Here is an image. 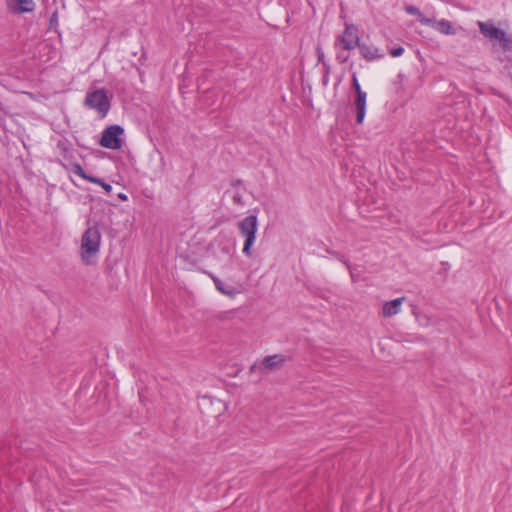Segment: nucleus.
Here are the masks:
<instances>
[{
	"label": "nucleus",
	"mask_w": 512,
	"mask_h": 512,
	"mask_svg": "<svg viewBox=\"0 0 512 512\" xmlns=\"http://www.w3.org/2000/svg\"><path fill=\"white\" fill-rule=\"evenodd\" d=\"M101 243V234L96 226L85 230L81 238V260L89 266L93 265V258L99 253Z\"/></svg>",
	"instance_id": "obj_1"
},
{
	"label": "nucleus",
	"mask_w": 512,
	"mask_h": 512,
	"mask_svg": "<svg viewBox=\"0 0 512 512\" xmlns=\"http://www.w3.org/2000/svg\"><path fill=\"white\" fill-rule=\"evenodd\" d=\"M477 25L485 38L490 41H498L504 51L512 50V38L504 30L496 27L492 20L478 21Z\"/></svg>",
	"instance_id": "obj_2"
},
{
	"label": "nucleus",
	"mask_w": 512,
	"mask_h": 512,
	"mask_svg": "<svg viewBox=\"0 0 512 512\" xmlns=\"http://www.w3.org/2000/svg\"><path fill=\"white\" fill-rule=\"evenodd\" d=\"M258 221L256 215H249L238 223L240 234L245 238L242 252L246 256H251V247L256 239Z\"/></svg>",
	"instance_id": "obj_3"
},
{
	"label": "nucleus",
	"mask_w": 512,
	"mask_h": 512,
	"mask_svg": "<svg viewBox=\"0 0 512 512\" xmlns=\"http://www.w3.org/2000/svg\"><path fill=\"white\" fill-rule=\"evenodd\" d=\"M84 105L90 109L96 110L103 118L110 109V101L104 89H97L86 94Z\"/></svg>",
	"instance_id": "obj_4"
},
{
	"label": "nucleus",
	"mask_w": 512,
	"mask_h": 512,
	"mask_svg": "<svg viewBox=\"0 0 512 512\" xmlns=\"http://www.w3.org/2000/svg\"><path fill=\"white\" fill-rule=\"evenodd\" d=\"M360 43V36L358 27L354 24H345L344 31L337 36L334 42V47H340L343 50L351 51L358 47Z\"/></svg>",
	"instance_id": "obj_5"
},
{
	"label": "nucleus",
	"mask_w": 512,
	"mask_h": 512,
	"mask_svg": "<svg viewBox=\"0 0 512 512\" xmlns=\"http://www.w3.org/2000/svg\"><path fill=\"white\" fill-rule=\"evenodd\" d=\"M123 133V127H121L120 125H111L103 130L99 144L102 147L109 149H120L123 144L120 135H122Z\"/></svg>",
	"instance_id": "obj_6"
},
{
	"label": "nucleus",
	"mask_w": 512,
	"mask_h": 512,
	"mask_svg": "<svg viewBox=\"0 0 512 512\" xmlns=\"http://www.w3.org/2000/svg\"><path fill=\"white\" fill-rule=\"evenodd\" d=\"M9 11L17 14L32 12L35 7L33 0H8Z\"/></svg>",
	"instance_id": "obj_7"
},
{
	"label": "nucleus",
	"mask_w": 512,
	"mask_h": 512,
	"mask_svg": "<svg viewBox=\"0 0 512 512\" xmlns=\"http://www.w3.org/2000/svg\"><path fill=\"white\" fill-rule=\"evenodd\" d=\"M367 93L356 94L354 106L356 109V122L362 124L366 114Z\"/></svg>",
	"instance_id": "obj_8"
},
{
	"label": "nucleus",
	"mask_w": 512,
	"mask_h": 512,
	"mask_svg": "<svg viewBox=\"0 0 512 512\" xmlns=\"http://www.w3.org/2000/svg\"><path fill=\"white\" fill-rule=\"evenodd\" d=\"M357 48L366 61H374L383 57V54L380 53L379 49L372 45L360 42Z\"/></svg>",
	"instance_id": "obj_9"
},
{
	"label": "nucleus",
	"mask_w": 512,
	"mask_h": 512,
	"mask_svg": "<svg viewBox=\"0 0 512 512\" xmlns=\"http://www.w3.org/2000/svg\"><path fill=\"white\" fill-rule=\"evenodd\" d=\"M405 297L396 298L391 301H387L384 303L382 307V315L383 317H392L399 313L400 307L404 302Z\"/></svg>",
	"instance_id": "obj_10"
},
{
	"label": "nucleus",
	"mask_w": 512,
	"mask_h": 512,
	"mask_svg": "<svg viewBox=\"0 0 512 512\" xmlns=\"http://www.w3.org/2000/svg\"><path fill=\"white\" fill-rule=\"evenodd\" d=\"M285 361L286 358L283 355L274 354L266 356L262 361V365L268 370H275L281 368Z\"/></svg>",
	"instance_id": "obj_11"
},
{
	"label": "nucleus",
	"mask_w": 512,
	"mask_h": 512,
	"mask_svg": "<svg viewBox=\"0 0 512 512\" xmlns=\"http://www.w3.org/2000/svg\"><path fill=\"white\" fill-rule=\"evenodd\" d=\"M211 279L213 280L214 284H215V287L216 289L226 295V296H229V297H234L237 293L236 289L232 286H227L225 285L222 280H220L218 277L214 276V275H210Z\"/></svg>",
	"instance_id": "obj_12"
},
{
	"label": "nucleus",
	"mask_w": 512,
	"mask_h": 512,
	"mask_svg": "<svg viewBox=\"0 0 512 512\" xmlns=\"http://www.w3.org/2000/svg\"><path fill=\"white\" fill-rule=\"evenodd\" d=\"M437 29L439 32L446 34V35H453L455 34V30L451 24L450 21L442 19L439 21L433 20V23L430 25Z\"/></svg>",
	"instance_id": "obj_13"
},
{
	"label": "nucleus",
	"mask_w": 512,
	"mask_h": 512,
	"mask_svg": "<svg viewBox=\"0 0 512 512\" xmlns=\"http://www.w3.org/2000/svg\"><path fill=\"white\" fill-rule=\"evenodd\" d=\"M405 11L410 14V15H414V16H417L418 17V20L419 22H421L422 24L426 25V26H429L433 23V19H430V18H426L422 13L421 11L419 10L418 7L416 6H413V5H408L405 7Z\"/></svg>",
	"instance_id": "obj_14"
},
{
	"label": "nucleus",
	"mask_w": 512,
	"mask_h": 512,
	"mask_svg": "<svg viewBox=\"0 0 512 512\" xmlns=\"http://www.w3.org/2000/svg\"><path fill=\"white\" fill-rule=\"evenodd\" d=\"M332 254L335 255L342 263H344L347 266V268L350 270L352 281L356 282V279H355L353 271L351 270L349 261L343 255H341L339 253L333 252Z\"/></svg>",
	"instance_id": "obj_15"
},
{
	"label": "nucleus",
	"mask_w": 512,
	"mask_h": 512,
	"mask_svg": "<svg viewBox=\"0 0 512 512\" xmlns=\"http://www.w3.org/2000/svg\"><path fill=\"white\" fill-rule=\"evenodd\" d=\"M73 172L77 174L79 177L85 180L87 177V173L83 170L82 166L79 163L73 164Z\"/></svg>",
	"instance_id": "obj_16"
},
{
	"label": "nucleus",
	"mask_w": 512,
	"mask_h": 512,
	"mask_svg": "<svg viewBox=\"0 0 512 512\" xmlns=\"http://www.w3.org/2000/svg\"><path fill=\"white\" fill-rule=\"evenodd\" d=\"M57 148L60 150L61 155L64 158H68V153H69L70 150H69L66 142L59 141L58 144H57Z\"/></svg>",
	"instance_id": "obj_17"
},
{
	"label": "nucleus",
	"mask_w": 512,
	"mask_h": 512,
	"mask_svg": "<svg viewBox=\"0 0 512 512\" xmlns=\"http://www.w3.org/2000/svg\"><path fill=\"white\" fill-rule=\"evenodd\" d=\"M352 87L355 90L356 94L365 93V91L361 89L356 73H353L352 75Z\"/></svg>",
	"instance_id": "obj_18"
},
{
	"label": "nucleus",
	"mask_w": 512,
	"mask_h": 512,
	"mask_svg": "<svg viewBox=\"0 0 512 512\" xmlns=\"http://www.w3.org/2000/svg\"><path fill=\"white\" fill-rule=\"evenodd\" d=\"M58 25V12L54 11L49 19V28L54 29Z\"/></svg>",
	"instance_id": "obj_19"
},
{
	"label": "nucleus",
	"mask_w": 512,
	"mask_h": 512,
	"mask_svg": "<svg viewBox=\"0 0 512 512\" xmlns=\"http://www.w3.org/2000/svg\"><path fill=\"white\" fill-rule=\"evenodd\" d=\"M318 61L321 62L325 67H328L326 61H325V55L321 47H317L316 49Z\"/></svg>",
	"instance_id": "obj_20"
},
{
	"label": "nucleus",
	"mask_w": 512,
	"mask_h": 512,
	"mask_svg": "<svg viewBox=\"0 0 512 512\" xmlns=\"http://www.w3.org/2000/svg\"><path fill=\"white\" fill-rule=\"evenodd\" d=\"M404 52V48L403 47H397V48H393L390 50V55L392 57H398V56H401Z\"/></svg>",
	"instance_id": "obj_21"
},
{
	"label": "nucleus",
	"mask_w": 512,
	"mask_h": 512,
	"mask_svg": "<svg viewBox=\"0 0 512 512\" xmlns=\"http://www.w3.org/2000/svg\"><path fill=\"white\" fill-rule=\"evenodd\" d=\"M232 199H233V202H234L235 204H237V205H241V206H242V205H244L243 197H242V195H241L240 193L236 192V193L233 195Z\"/></svg>",
	"instance_id": "obj_22"
},
{
	"label": "nucleus",
	"mask_w": 512,
	"mask_h": 512,
	"mask_svg": "<svg viewBox=\"0 0 512 512\" xmlns=\"http://www.w3.org/2000/svg\"><path fill=\"white\" fill-rule=\"evenodd\" d=\"M336 60L339 63H346L349 60V55L339 52L336 54Z\"/></svg>",
	"instance_id": "obj_23"
},
{
	"label": "nucleus",
	"mask_w": 512,
	"mask_h": 512,
	"mask_svg": "<svg viewBox=\"0 0 512 512\" xmlns=\"http://www.w3.org/2000/svg\"><path fill=\"white\" fill-rule=\"evenodd\" d=\"M86 181H89L91 183H95V184H98V185H101L102 183V179L101 178H98V177H95V176H91V175H87V177L85 178Z\"/></svg>",
	"instance_id": "obj_24"
},
{
	"label": "nucleus",
	"mask_w": 512,
	"mask_h": 512,
	"mask_svg": "<svg viewBox=\"0 0 512 512\" xmlns=\"http://www.w3.org/2000/svg\"><path fill=\"white\" fill-rule=\"evenodd\" d=\"M101 186L103 187V189H104L107 193H110V192H111V190H112V186H111L109 183H106V182H104V181H102Z\"/></svg>",
	"instance_id": "obj_25"
},
{
	"label": "nucleus",
	"mask_w": 512,
	"mask_h": 512,
	"mask_svg": "<svg viewBox=\"0 0 512 512\" xmlns=\"http://www.w3.org/2000/svg\"><path fill=\"white\" fill-rule=\"evenodd\" d=\"M119 198L125 200V199H127V196L125 194H123V193H120L119 194Z\"/></svg>",
	"instance_id": "obj_26"
},
{
	"label": "nucleus",
	"mask_w": 512,
	"mask_h": 512,
	"mask_svg": "<svg viewBox=\"0 0 512 512\" xmlns=\"http://www.w3.org/2000/svg\"><path fill=\"white\" fill-rule=\"evenodd\" d=\"M241 181L240 180H237L233 183V186H237V185H240Z\"/></svg>",
	"instance_id": "obj_27"
}]
</instances>
